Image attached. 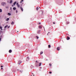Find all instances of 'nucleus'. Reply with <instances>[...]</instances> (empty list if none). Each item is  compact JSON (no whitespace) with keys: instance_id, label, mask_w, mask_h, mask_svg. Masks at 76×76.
I'll use <instances>...</instances> for the list:
<instances>
[{"instance_id":"1","label":"nucleus","mask_w":76,"mask_h":76,"mask_svg":"<svg viewBox=\"0 0 76 76\" xmlns=\"http://www.w3.org/2000/svg\"><path fill=\"white\" fill-rule=\"evenodd\" d=\"M1 4L2 6H4L5 5H6V3L5 2H2L1 3Z\"/></svg>"},{"instance_id":"2","label":"nucleus","mask_w":76,"mask_h":76,"mask_svg":"<svg viewBox=\"0 0 76 76\" xmlns=\"http://www.w3.org/2000/svg\"><path fill=\"white\" fill-rule=\"evenodd\" d=\"M20 8L21 11H22V12H23V8H22V7H20Z\"/></svg>"},{"instance_id":"3","label":"nucleus","mask_w":76,"mask_h":76,"mask_svg":"<svg viewBox=\"0 0 76 76\" xmlns=\"http://www.w3.org/2000/svg\"><path fill=\"white\" fill-rule=\"evenodd\" d=\"M60 50V47H58L57 48V50H58V51H59Z\"/></svg>"},{"instance_id":"4","label":"nucleus","mask_w":76,"mask_h":76,"mask_svg":"<svg viewBox=\"0 0 76 76\" xmlns=\"http://www.w3.org/2000/svg\"><path fill=\"white\" fill-rule=\"evenodd\" d=\"M18 63L19 64H20L21 63H22V62L21 61H18Z\"/></svg>"},{"instance_id":"5","label":"nucleus","mask_w":76,"mask_h":76,"mask_svg":"<svg viewBox=\"0 0 76 76\" xmlns=\"http://www.w3.org/2000/svg\"><path fill=\"white\" fill-rule=\"evenodd\" d=\"M2 36H1L0 37V42L1 41V38H2Z\"/></svg>"},{"instance_id":"6","label":"nucleus","mask_w":76,"mask_h":76,"mask_svg":"<svg viewBox=\"0 0 76 76\" xmlns=\"http://www.w3.org/2000/svg\"><path fill=\"white\" fill-rule=\"evenodd\" d=\"M12 50H9V53H12Z\"/></svg>"},{"instance_id":"7","label":"nucleus","mask_w":76,"mask_h":76,"mask_svg":"<svg viewBox=\"0 0 76 76\" xmlns=\"http://www.w3.org/2000/svg\"><path fill=\"white\" fill-rule=\"evenodd\" d=\"M16 4V1H15L13 3V5H15V4Z\"/></svg>"},{"instance_id":"8","label":"nucleus","mask_w":76,"mask_h":76,"mask_svg":"<svg viewBox=\"0 0 76 76\" xmlns=\"http://www.w3.org/2000/svg\"><path fill=\"white\" fill-rule=\"evenodd\" d=\"M29 59V57H27L26 59V60L27 61H28V60Z\"/></svg>"},{"instance_id":"9","label":"nucleus","mask_w":76,"mask_h":76,"mask_svg":"<svg viewBox=\"0 0 76 76\" xmlns=\"http://www.w3.org/2000/svg\"><path fill=\"white\" fill-rule=\"evenodd\" d=\"M67 40H69V39H70V37H67Z\"/></svg>"},{"instance_id":"10","label":"nucleus","mask_w":76,"mask_h":76,"mask_svg":"<svg viewBox=\"0 0 76 76\" xmlns=\"http://www.w3.org/2000/svg\"><path fill=\"white\" fill-rule=\"evenodd\" d=\"M41 63H39V66H41Z\"/></svg>"},{"instance_id":"11","label":"nucleus","mask_w":76,"mask_h":76,"mask_svg":"<svg viewBox=\"0 0 76 76\" xmlns=\"http://www.w3.org/2000/svg\"><path fill=\"white\" fill-rule=\"evenodd\" d=\"M12 0H11L10 2V3L11 4V3H12Z\"/></svg>"},{"instance_id":"12","label":"nucleus","mask_w":76,"mask_h":76,"mask_svg":"<svg viewBox=\"0 0 76 76\" xmlns=\"http://www.w3.org/2000/svg\"><path fill=\"white\" fill-rule=\"evenodd\" d=\"M16 8L15 7H13V10H16Z\"/></svg>"},{"instance_id":"13","label":"nucleus","mask_w":76,"mask_h":76,"mask_svg":"<svg viewBox=\"0 0 76 76\" xmlns=\"http://www.w3.org/2000/svg\"><path fill=\"white\" fill-rule=\"evenodd\" d=\"M40 32H41V31L40 30H39L38 32H37V33L38 34H39V33H40Z\"/></svg>"},{"instance_id":"14","label":"nucleus","mask_w":76,"mask_h":76,"mask_svg":"<svg viewBox=\"0 0 76 76\" xmlns=\"http://www.w3.org/2000/svg\"><path fill=\"white\" fill-rule=\"evenodd\" d=\"M9 20V18H7V19H6V21H8V20Z\"/></svg>"},{"instance_id":"15","label":"nucleus","mask_w":76,"mask_h":76,"mask_svg":"<svg viewBox=\"0 0 76 76\" xmlns=\"http://www.w3.org/2000/svg\"><path fill=\"white\" fill-rule=\"evenodd\" d=\"M39 29H41V28H42V27H41V26H39Z\"/></svg>"},{"instance_id":"16","label":"nucleus","mask_w":76,"mask_h":76,"mask_svg":"<svg viewBox=\"0 0 76 76\" xmlns=\"http://www.w3.org/2000/svg\"><path fill=\"white\" fill-rule=\"evenodd\" d=\"M14 24V22L13 21H12L11 23V25H13Z\"/></svg>"},{"instance_id":"17","label":"nucleus","mask_w":76,"mask_h":76,"mask_svg":"<svg viewBox=\"0 0 76 76\" xmlns=\"http://www.w3.org/2000/svg\"><path fill=\"white\" fill-rule=\"evenodd\" d=\"M0 29H1V30L2 31V30H3V29H2V27L0 26Z\"/></svg>"},{"instance_id":"18","label":"nucleus","mask_w":76,"mask_h":76,"mask_svg":"<svg viewBox=\"0 0 76 76\" xmlns=\"http://www.w3.org/2000/svg\"><path fill=\"white\" fill-rule=\"evenodd\" d=\"M17 6L18 7H20V5L19 4H18V5H17Z\"/></svg>"},{"instance_id":"19","label":"nucleus","mask_w":76,"mask_h":76,"mask_svg":"<svg viewBox=\"0 0 76 76\" xmlns=\"http://www.w3.org/2000/svg\"><path fill=\"white\" fill-rule=\"evenodd\" d=\"M43 53V52L42 51L40 53V54H42Z\"/></svg>"},{"instance_id":"20","label":"nucleus","mask_w":76,"mask_h":76,"mask_svg":"<svg viewBox=\"0 0 76 76\" xmlns=\"http://www.w3.org/2000/svg\"><path fill=\"white\" fill-rule=\"evenodd\" d=\"M49 66H50V67H51V64H49Z\"/></svg>"},{"instance_id":"21","label":"nucleus","mask_w":76,"mask_h":76,"mask_svg":"<svg viewBox=\"0 0 76 76\" xmlns=\"http://www.w3.org/2000/svg\"><path fill=\"white\" fill-rule=\"evenodd\" d=\"M7 26H6L4 27V28H6L7 27Z\"/></svg>"},{"instance_id":"22","label":"nucleus","mask_w":76,"mask_h":76,"mask_svg":"<svg viewBox=\"0 0 76 76\" xmlns=\"http://www.w3.org/2000/svg\"><path fill=\"white\" fill-rule=\"evenodd\" d=\"M51 47V46L50 45H48V48H50Z\"/></svg>"},{"instance_id":"23","label":"nucleus","mask_w":76,"mask_h":76,"mask_svg":"<svg viewBox=\"0 0 76 76\" xmlns=\"http://www.w3.org/2000/svg\"><path fill=\"white\" fill-rule=\"evenodd\" d=\"M2 12V10L1 9H0V12Z\"/></svg>"},{"instance_id":"24","label":"nucleus","mask_w":76,"mask_h":76,"mask_svg":"<svg viewBox=\"0 0 76 76\" xmlns=\"http://www.w3.org/2000/svg\"><path fill=\"white\" fill-rule=\"evenodd\" d=\"M8 15H9V16H10V15H11V14H10V13H8Z\"/></svg>"},{"instance_id":"25","label":"nucleus","mask_w":76,"mask_h":76,"mask_svg":"<svg viewBox=\"0 0 76 76\" xmlns=\"http://www.w3.org/2000/svg\"><path fill=\"white\" fill-rule=\"evenodd\" d=\"M36 37H37V39H38V38H39V37H38L37 36Z\"/></svg>"},{"instance_id":"26","label":"nucleus","mask_w":76,"mask_h":76,"mask_svg":"<svg viewBox=\"0 0 76 76\" xmlns=\"http://www.w3.org/2000/svg\"><path fill=\"white\" fill-rule=\"evenodd\" d=\"M38 9H39L38 8V7L37 8L36 10H38Z\"/></svg>"},{"instance_id":"27","label":"nucleus","mask_w":76,"mask_h":76,"mask_svg":"<svg viewBox=\"0 0 76 76\" xmlns=\"http://www.w3.org/2000/svg\"><path fill=\"white\" fill-rule=\"evenodd\" d=\"M49 73H50V74H51V73H52V72H49Z\"/></svg>"},{"instance_id":"28","label":"nucleus","mask_w":76,"mask_h":76,"mask_svg":"<svg viewBox=\"0 0 76 76\" xmlns=\"http://www.w3.org/2000/svg\"><path fill=\"white\" fill-rule=\"evenodd\" d=\"M17 4V5H19V4L18 3H17V4Z\"/></svg>"},{"instance_id":"29","label":"nucleus","mask_w":76,"mask_h":76,"mask_svg":"<svg viewBox=\"0 0 76 76\" xmlns=\"http://www.w3.org/2000/svg\"><path fill=\"white\" fill-rule=\"evenodd\" d=\"M50 33V32H49L47 34V35H48V34Z\"/></svg>"},{"instance_id":"30","label":"nucleus","mask_w":76,"mask_h":76,"mask_svg":"<svg viewBox=\"0 0 76 76\" xmlns=\"http://www.w3.org/2000/svg\"><path fill=\"white\" fill-rule=\"evenodd\" d=\"M12 9V7H11L10 8V10H11Z\"/></svg>"},{"instance_id":"31","label":"nucleus","mask_w":76,"mask_h":76,"mask_svg":"<svg viewBox=\"0 0 76 76\" xmlns=\"http://www.w3.org/2000/svg\"><path fill=\"white\" fill-rule=\"evenodd\" d=\"M16 13H18V11L17 10H16Z\"/></svg>"},{"instance_id":"32","label":"nucleus","mask_w":76,"mask_h":76,"mask_svg":"<svg viewBox=\"0 0 76 76\" xmlns=\"http://www.w3.org/2000/svg\"><path fill=\"white\" fill-rule=\"evenodd\" d=\"M39 25H40V24H41V23H39Z\"/></svg>"},{"instance_id":"33","label":"nucleus","mask_w":76,"mask_h":76,"mask_svg":"<svg viewBox=\"0 0 76 76\" xmlns=\"http://www.w3.org/2000/svg\"><path fill=\"white\" fill-rule=\"evenodd\" d=\"M3 67V66H1V67Z\"/></svg>"},{"instance_id":"34","label":"nucleus","mask_w":76,"mask_h":76,"mask_svg":"<svg viewBox=\"0 0 76 76\" xmlns=\"http://www.w3.org/2000/svg\"><path fill=\"white\" fill-rule=\"evenodd\" d=\"M10 28V26H9L8 27V28Z\"/></svg>"},{"instance_id":"35","label":"nucleus","mask_w":76,"mask_h":76,"mask_svg":"<svg viewBox=\"0 0 76 76\" xmlns=\"http://www.w3.org/2000/svg\"><path fill=\"white\" fill-rule=\"evenodd\" d=\"M21 1L22 2V1H23V0H21Z\"/></svg>"},{"instance_id":"36","label":"nucleus","mask_w":76,"mask_h":76,"mask_svg":"<svg viewBox=\"0 0 76 76\" xmlns=\"http://www.w3.org/2000/svg\"><path fill=\"white\" fill-rule=\"evenodd\" d=\"M53 24H55V22H53Z\"/></svg>"},{"instance_id":"37","label":"nucleus","mask_w":76,"mask_h":76,"mask_svg":"<svg viewBox=\"0 0 76 76\" xmlns=\"http://www.w3.org/2000/svg\"><path fill=\"white\" fill-rule=\"evenodd\" d=\"M1 70H2V69H3V68H1Z\"/></svg>"},{"instance_id":"38","label":"nucleus","mask_w":76,"mask_h":76,"mask_svg":"<svg viewBox=\"0 0 76 76\" xmlns=\"http://www.w3.org/2000/svg\"><path fill=\"white\" fill-rule=\"evenodd\" d=\"M36 63L37 62V61H36Z\"/></svg>"},{"instance_id":"39","label":"nucleus","mask_w":76,"mask_h":76,"mask_svg":"<svg viewBox=\"0 0 76 76\" xmlns=\"http://www.w3.org/2000/svg\"><path fill=\"white\" fill-rule=\"evenodd\" d=\"M21 72V73H22V71H20V72Z\"/></svg>"},{"instance_id":"40","label":"nucleus","mask_w":76,"mask_h":76,"mask_svg":"<svg viewBox=\"0 0 76 76\" xmlns=\"http://www.w3.org/2000/svg\"><path fill=\"white\" fill-rule=\"evenodd\" d=\"M20 3H22V1H20Z\"/></svg>"},{"instance_id":"41","label":"nucleus","mask_w":76,"mask_h":76,"mask_svg":"<svg viewBox=\"0 0 76 76\" xmlns=\"http://www.w3.org/2000/svg\"><path fill=\"white\" fill-rule=\"evenodd\" d=\"M36 66H37V63H36Z\"/></svg>"},{"instance_id":"42","label":"nucleus","mask_w":76,"mask_h":76,"mask_svg":"<svg viewBox=\"0 0 76 76\" xmlns=\"http://www.w3.org/2000/svg\"><path fill=\"white\" fill-rule=\"evenodd\" d=\"M13 5H12V7H13Z\"/></svg>"},{"instance_id":"43","label":"nucleus","mask_w":76,"mask_h":76,"mask_svg":"<svg viewBox=\"0 0 76 76\" xmlns=\"http://www.w3.org/2000/svg\"><path fill=\"white\" fill-rule=\"evenodd\" d=\"M46 60H47H47H48V59Z\"/></svg>"},{"instance_id":"44","label":"nucleus","mask_w":76,"mask_h":76,"mask_svg":"<svg viewBox=\"0 0 76 76\" xmlns=\"http://www.w3.org/2000/svg\"><path fill=\"white\" fill-rule=\"evenodd\" d=\"M37 63H38V62H37Z\"/></svg>"},{"instance_id":"45","label":"nucleus","mask_w":76,"mask_h":76,"mask_svg":"<svg viewBox=\"0 0 76 76\" xmlns=\"http://www.w3.org/2000/svg\"><path fill=\"white\" fill-rule=\"evenodd\" d=\"M17 32H18V31H17Z\"/></svg>"}]
</instances>
